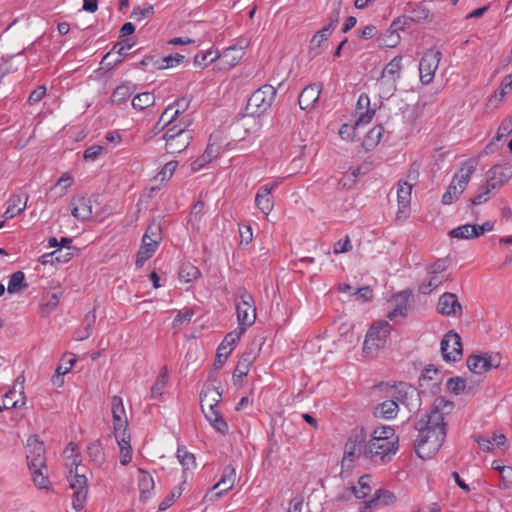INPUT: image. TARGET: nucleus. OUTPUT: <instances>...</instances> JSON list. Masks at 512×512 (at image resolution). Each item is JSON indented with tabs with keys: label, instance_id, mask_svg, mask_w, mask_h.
I'll return each mask as SVG.
<instances>
[{
	"label": "nucleus",
	"instance_id": "nucleus-1",
	"mask_svg": "<svg viewBox=\"0 0 512 512\" xmlns=\"http://www.w3.org/2000/svg\"><path fill=\"white\" fill-rule=\"evenodd\" d=\"M454 409V403L444 397H436L429 413L415 424L418 437L414 441V450L423 460L431 459L442 447L447 436L445 417Z\"/></svg>",
	"mask_w": 512,
	"mask_h": 512
},
{
	"label": "nucleus",
	"instance_id": "nucleus-2",
	"mask_svg": "<svg viewBox=\"0 0 512 512\" xmlns=\"http://www.w3.org/2000/svg\"><path fill=\"white\" fill-rule=\"evenodd\" d=\"M26 458L29 470L32 473L34 484L40 489H46L50 485L47 472L44 443L39 441L37 435H31L27 440Z\"/></svg>",
	"mask_w": 512,
	"mask_h": 512
},
{
	"label": "nucleus",
	"instance_id": "nucleus-3",
	"mask_svg": "<svg viewBox=\"0 0 512 512\" xmlns=\"http://www.w3.org/2000/svg\"><path fill=\"white\" fill-rule=\"evenodd\" d=\"M391 329V325L384 320L374 323L368 329L362 348L366 358H375L378 352L385 347Z\"/></svg>",
	"mask_w": 512,
	"mask_h": 512
},
{
	"label": "nucleus",
	"instance_id": "nucleus-4",
	"mask_svg": "<svg viewBox=\"0 0 512 512\" xmlns=\"http://www.w3.org/2000/svg\"><path fill=\"white\" fill-rule=\"evenodd\" d=\"M475 169L476 163L474 160L469 159L463 163L459 171L460 174L454 175L452 182L442 196V203L444 205H450L459 198V196L466 189L467 184Z\"/></svg>",
	"mask_w": 512,
	"mask_h": 512
},
{
	"label": "nucleus",
	"instance_id": "nucleus-5",
	"mask_svg": "<svg viewBox=\"0 0 512 512\" xmlns=\"http://www.w3.org/2000/svg\"><path fill=\"white\" fill-rule=\"evenodd\" d=\"M235 306L239 326L247 327L254 324L256 320V307L252 295L243 287L235 294Z\"/></svg>",
	"mask_w": 512,
	"mask_h": 512
},
{
	"label": "nucleus",
	"instance_id": "nucleus-6",
	"mask_svg": "<svg viewBox=\"0 0 512 512\" xmlns=\"http://www.w3.org/2000/svg\"><path fill=\"white\" fill-rule=\"evenodd\" d=\"M276 89L272 85H263L252 93L248 99L246 110L253 116H260L272 105L276 96Z\"/></svg>",
	"mask_w": 512,
	"mask_h": 512
},
{
	"label": "nucleus",
	"instance_id": "nucleus-7",
	"mask_svg": "<svg viewBox=\"0 0 512 512\" xmlns=\"http://www.w3.org/2000/svg\"><path fill=\"white\" fill-rule=\"evenodd\" d=\"M402 69V56L397 55L382 70L378 80L386 97H391L397 91L396 82L401 77Z\"/></svg>",
	"mask_w": 512,
	"mask_h": 512
},
{
	"label": "nucleus",
	"instance_id": "nucleus-8",
	"mask_svg": "<svg viewBox=\"0 0 512 512\" xmlns=\"http://www.w3.org/2000/svg\"><path fill=\"white\" fill-rule=\"evenodd\" d=\"M441 353L446 362H457L463 354L460 335L454 330L448 331L441 340Z\"/></svg>",
	"mask_w": 512,
	"mask_h": 512
},
{
	"label": "nucleus",
	"instance_id": "nucleus-9",
	"mask_svg": "<svg viewBox=\"0 0 512 512\" xmlns=\"http://www.w3.org/2000/svg\"><path fill=\"white\" fill-rule=\"evenodd\" d=\"M236 478L235 468L227 465L222 472L220 480L204 496L205 501L215 502L220 499L224 493L231 490Z\"/></svg>",
	"mask_w": 512,
	"mask_h": 512
},
{
	"label": "nucleus",
	"instance_id": "nucleus-10",
	"mask_svg": "<svg viewBox=\"0 0 512 512\" xmlns=\"http://www.w3.org/2000/svg\"><path fill=\"white\" fill-rule=\"evenodd\" d=\"M442 54L438 50L429 49L423 53L419 63V76L423 84H429L439 66Z\"/></svg>",
	"mask_w": 512,
	"mask_h": 512
},
{
	"label": "nucleus",
	"instance_id": "nucleus-11",
	"mask_svg": "<svg viewBox=\"0 0 512 512\" xmlns=\"http://www.w3.org/2000/svg\"><path fill=\"white\" fill-rule=\"evenodd\" d=\"M398 438L393 442H386L380 440L379 437L372 436L370 441L367 443L366 458L374 460L376 457H380L382 462L386 461V457L390 454H395L398 449Z\"/></svg>",
	"mask_w": 512,
	"mask_h": 512
},
{
	"label": "nucleus",
	"instance_id": "nucleus-12",
	"mask_svg": "<svg viewBox=\"0 0 512 512\" xmlns=\"http://www.w3.org/2000/svg\"><path fill=\"white\" fill-rule=\"evenodd\" d=\"M466 364L468 369L475 374H482L491 370L492 368H497L500 365V357L499 355H470Z\"/></svg>",
	"mask_w": 512,
	"mask_h": 512
},
{
	"label": "nucleus",
	"instance_id": "nucleus-13",
	"mask_svg": "<svg viewBox=\"0 0 512 512\" xmlns=\"http://www.w3.org/2000/svg\"><path fill=\"white\" fill-rule=\"evenodd\" d=\"M221 399L222 392L214 386L209 385L202 390L200 395V405L205 417L210 416L211 418L212 414L219 412L217 406Z\"/></svg>",
	"mask_w": 512,
	"mask_h": 512
},
{
	"label": "nucleus",
	"instance_id": "nucleus-14",
	"mask_svg": "<svg viewBox=\"0 0 512 512\" xmlns=\"http://www.w3.org/2000/svg\"><path fill=\"white\" fill-rule=\"evenodd\" d=\"M512 177L510 165H494L487 172L486 184L492 189H499L504 186Z\"/></svg>",
	"mask_w": 512,
	"mask_h": 512
},
{
	"label": "nucleus",
	"instance_id": "nucleus-15",
	"mask_svg": "<svg viewBox=\"0 0 512 512\" xmlns=\"http://www.w3.org/2000/svg\"><path fill=\"white\" fill-rule=\"evenodd\" d=\"M70 487L75 490L73 494V507L80 511L84 507L88 494L86 476L76 471L73 479L70 481Z\"/></svg>",
	"mask_w": 512,
	"mask_h": 512
},
{
	"label": "nucleus",
	"instance_id": "nucleus-16",
	"mask_svg": "<svg viewBox=\"0 0 512 512\" xmlns=\"http://www.w3.org/2000/svg\"><path fill=\"white\" fill-rule=\"evenodd\" d=\"M412 293L408 291H401L392 297L391 303L393 305L392 310L388 313L387 317L394 321L398 317L405 318L410 310V298Z\"/></svg>",
	"mask_w": 512,
	"mask_h": 512
},
{
	"label": "nucleus",
	"instance_id": "nucleus-17",
	"mask_svg": "<svg viewBox=\"0 0 512 512\" xmlns=\"http://www.w3.org/2000/svg\"><path fill=\"white\" fill-rule=\"evenodd\" d=\"M257 358V352H256V344L252 343L250 344L246 350L243 352V354L240 356V359L236 365V368L233 372V381L236 383L238 379L243 378L244 376H247L250 370V366Z\"/></svg>",
	"mask_w": 512,
	"mask_h": 512
},
{
	"label": "nucleus",
	"instance_id": "nucleus-18",
	"mask_svg": "<svg viewBox=\"0 0 512 512\" xmlns=\"http://www.w3.org/2000/svg\"><path fill=\"white\" fill-rule=\"evenodd\" d=\"M71 214L78 220L86 221L91 219L92 202L91 199L84 195H76L72 197L71 202Z\"/></svg>",
	"mask_w": 512,
	"mask_h": 512
},
{
	"label": "nucleus",
	"instance_id": "nucleus-19",
	"mask_svg": "<svg viewBox=\"0 0 512 512\" xmlns=\"http://www.w3.org/2000/svg\"><path fill=\"white\" fill-rule=\"evenodd\" d=\"M437 310L444 316H459L462 314V306L456 294L445 292L439 298Z\"/></svg>",
	"mask_w": 512,
	"mask_h": 512
},
{
	"label": "nucleus",
	"instance_id": "nucleus-20",
	"mask_svg": "<svg viewBox=\"0 0 512 512\" xmlns=\"http://www.w3.org/2000/svg\"><path fill=\"white\" fill-rule=\"evenodd\" d=\"M404 12L409 22L413 23H423L431 18V11L423 2H408Z\"/></svg>",
	"mask_w": 512,
	"mask_h": 512
},
{
	"label": "nucleus",
	"instance_id": "nucleus-21",
	"mask_svg": "<svg viewBox=\"0 0 512 512\" xmlns=\"http://www.w3.org/2000/svg\"><path fill=\"white\" fill-rule=\"evenodd\" d=\"M322 86L317 83L307 85L298 97V103L302 110H306L311 107L318 99L321 94Z\"/></svg>",
	"mask_w": 512,
	"mask_h": 512
},
{
	"label": "nucleus",
	"instance_id": "nucleus-22",
	"mask_svg": "<svg viewBox=\"0 0 512 512\" xmlns=\"http://www.w3.org/2000/svg\"><path fill=\"white\" fill-rule=\"evenodd\" d=\"M356 113L358 114L356 125H365L373 118L375 109L370 108V99L366 93L360 94L356 104Z\"/></svg>",
	"mask_w": 512,
	"mask_h": 512
},
{
	"label": "nucleus",
	"instance_id": "nucleus-23",
	"mask_svg": "<svg viewBox=\"0 0 512 512\" xmlns=\"http://www.w3.org/2000/svg\"><path fill=\"white\" fill-rule=\"evenodd\" d=\"M138 488L140 491V501L146 502L149 500L154 491L155 483L153 477L148 471L143 468L138 469Z\"/></svg>",
	"mask_w": 512,
	"mask_h": 512
},
{
	"label": "nucleus",
	"instance_id": "nucleus-24",
	"mask_svg": "<svg viewBox=\"0 0 512 512\" xmlns=\"http://www.w3.org/2000/svg\"><path fill=\"white\" fill-rule=\"evenodd\" d=\"M244 48V46H230L218 55V59H220L225 68H232L237 65L244 56Z\"/></svg>",
	"mask_w": 512,
	"mask_h": 512
},
{
	"label": "nucleus",
	"instance_id": "nucleus-25",
	"mask_svg": "<svg viewBox=\"0 0 512 512\" xmlns=\"http://www.w3.org/2000/svg\"><path fill=\"white\" fill-rule=\"evenodd\" d=\"M398 409V403L395 400H385L374 407L373 415L377 418L392 419L396 417Z\"/></svg>",
	"mask_w": 512,
	"mask_h": 512
},
{
	"label": "nucleus",
	"instance_id": "nucleus-26",
	"mask_svg": "<svg viewBox=\"0 0 512 512\" xmlns=\"http://www.w3.org/2000/svg\"><path fill=\"white\" fill-rule=\"evenodd\" d=\"M193 139L192 133H184L176 137V139H171L165 144V150L169 154L180 153L187 149L191 140Z\"/></svg>",
	"mask_w": 512,
	"mask_h": 512
},
{
	"label": "nucleus",
	"instance_id": "nucleus-27",
	"mask_svg": "<svg viewBox=\"0 0 512 512\" xmlns=\"http://www.w3.org/2000/svg\"><path fill=\"white\" fill-rule=\"evenodd\" d=\"M162 241V228L159 223L153 221L146 228L145 234L143 235L142 242L147 243L146 246L158 248V245Z\"/></svg>",
	"mask_w": 512,
	"mask_h": 512
},
{
	"label": "nucleus",
	"instance_id": "nucleus-28",
	"mask_svg": "<svg viewBox=\"0 0 512 512\" xmlns=\"http://www.w3.org/2000/svg\"><path fill=\"white\" fill-rule=\"evenodd\" d=\"M367 433L362 426H357L352 429L347 442L354 444L358 447V454H363V457L366 458L367 452V443H366Z\"/></svg>",
	"mask_w": 512,
	"mask_h": 512
},
{
	"label": "nucleus",
	"instance_id": "nucleus-29",
	"mask_svg": "<svg viewBox=\"0 0 512 512\" xmlns=\"http://www.w3.org/2000/svg\"><path fill=\"white\" fill-rule=\"evenodd\" d=\"M385 129L382 125H376L370 129L363 140V146L366 150L374 148L381 140Z\"/></svg>",
	"mask_w": 512,
	"mask_h": 512
},
{
	"label": "nucleus",
	"instance_id": "nucleus-30",
	"mask_svg": "<svg viewBox=\"0 0 512 512\" xmlns=\"http://www.w3.org/2000/svg\"><path fill=\"white\" fill-rule=\"evenodd\" d=\"M218 154V149L214 148L213 145L209 144L204 153L191 163V169L198 171L203 168L206 164L212 161Z\"/></svg>",
	"mask_w": 512,
	"mask_h": 512
},
{
	"label": "nucleus",
	"instance_id": "nucleus-31",
	"mask_svg": "<svg viewBox=\"0 0 512 512\" xmlns=\"http://www.w3.org/2000/svg\"><path fill=\"white\" fill-rule=\"evenodd\" d=\"M190 99L187 97H182L180 99L175 100L171 105H173L174 112L171 114L170 118L165 121V124L161 129H165L168 127L173 121H175L181 114H183L189 107Z\"/></svg>",
	"mask_w": 512,
	"mask_h": 512
},
{
	"label": "nucleus",
	"instance_id": "nucleus-32",
	"mask_svg": "<svg viewBox=\"0 0 512 512\" xmlns=\"http://www.w3.org/2000/svg\"><path fill=\"white\" fill-rule=\"evenodd\" d=\"M412 187L413 183L411 182L399 181L398 183L397 198L399 205L403 208L408 207L410 204Z\"/></svg>",
	"mask_w": 512,
	"mask_h": 512
},
{
	"label": "nucleus",
	"instance_id": "nucleus-33",
	"mask_svg": "<svg viewBox=\"0 0 512 512\" xmlns=\"http://www.w3.org/2000/svg\"><path fill=\"white\" fill-rule=\"evenodd\" d=\"M178 274L179 279L186 283L196 280L201 275L200 270L189 262L180 266Z\"/></svg>",
	"mask_w": 512,
	"mask_h": 512
},
{
	"label": "nucleus",
	"instance_id": "nucleus-34",
	"mask_svg": "<svg viewBox=\"0 0 512 512\" xmlns=\"http://www.w3.org/2000/svg\"><path fill=\"white\" fill-rule=\"evenodd\" d=\"M168 383V371L166 367H163L160 371L155 383L151 387V398H159Z\"/></svg>",
	"mask_w": 512,
	"mask_h": 512
},
{
	"label": "nucleus",
	"instance_id": "nucleus-35",
	"mask_svg": "<svg viewBox=\"0 0 512 512\" xmlns=\"http://www.w3.org/2000/svg\"><path fill=\"white\" fill-rule=\"evenodd\" d=\"M154 103L155 96L150 92L139 93L132 99V106L138 110H144L154 105Z\"/></svg>",
	"mask_w": 512,
	"mask_h": 512
},
{
	"label": "nucleus",
	"instance_id": "nucleus-36",
	"mask_svg": "<svg viewBox=\"0 0 512 512\" xmlns=\"http://www.w3.org/2000/svg\"><path fill=\"white\" fill-rule=\"evenodd\" d=\"M25 274L22 271H16L10 276L8 282V292L10 294L18 293L22 288H26L28 285L24 283Z\"/></svg>",
	"mask_w": 512,
	"mask_h": 512
},
{
	"label": "nucleus",
	"instance_id": "nucleus-37",
	"mask_svg": "<svg viewBox=\"0 0 512 512\" xmlns=\"http://www.w3.org/2000/svg\"><path fill=\"white\" fill-rule=\"evenodd\" d=\"M185 56L181 54L168 55L161 59H157L155 62V69L161 70L169 67H174L177 64H180L184 61Z\"/></svg>",
	"mask_w": 512,
	"mask_h": 512
},
{
	"label": "nucleus",
	"instance_id": "nucleus-38",
	"mask_svg": "<svg viewBox=\"0 0 512 512\" xmlns=\"http://www.w3.org/2000/svg\"><path fill=\"white\" fill-rule=\"evenodd\" d=\"M333 31L334 30L327 26H324L321 30L317 31L310 41V51L314 52L316 49L320 48L321 44L328 40Z\"/></svg>",
	"mask_w": 512,
	"mask_h": 512
},
{
	"label": "nucleus",
	"instance_id": "nucleus-39",
	"mask_svg": "<svg viewBox=\"0 0 512 512\" xmlns=\"http://www.w3.org/2000/svg\"><path fill=\"white\" fill-rule=\"evenodd\" d=\"M245 331L246 329L244 328V326L238 325V327L235 330L226 334L220 345H224L225 350H228L229 348L233 349Z\"/></svg>",
	"mask_w": 512,
	"mask_h": 512
},
{
	"label": "nucleus",
	"instance_id": "nucleus-40",
	"mask_svg": "<svg viewBox=\"0 0 512 512\" xmlns=\"http://www.w3.org/2000/svg\"><path fill=\"white\" fill-rule=\"evenodd\" d=\"M133 93V90L127 84H121L115 88L111 96V102L120 104L125 102Z\"/></svg>",
	"mask_w": 512,
	"mask_h": 512
},
{
	"label": "nucleus",
	"instance_id": "nucleus-41",
	"mask_svg": "<svg viewBox=\"0 0 512 512\" xmlns=\"http://www.w3.org/2000/svg\"><path fill=\"white\" fill-rule=\"evenodd\" d=\"M15 394H16V391L14 389L9 390L8 392L5 393V395L2 398L3 407L5 409L18 408V407H22L25 404L26 398L24 396L23 389L20 391L21 404H19L18 399L17 400L14 399Z\"/></svg>",
	"mask_w": 512,
	"mask_h": 512
},
{
	"label": "nucleus",
	"instance_id": "nucleus-42",
	"mask_svg": "<svg viewBox=\"0 0 512 512\" xmlns=\"http://www.w3.org/2000/svg\"><path fill=\"white\" fill-rule=\"evenodd\" d=\"M206 419L210 422V424L217 432L221 433L222 435L228 433V424L224 420L220 411L212 414L211 418L210 416H206Z\"/></svg>",
	"mask_w": 512,
	"mask_h": 512
},
{
	"label": "nucleus",
	"instance_id": "nucleus-43",
	"mask_svg": "<svg viewBox=\"0 0 512 512\" xmlns=\"http://www.w3.org/2000/svg\"><path fill=\"white\" fill-rule=\"evenodd\" d=\"M177 458L184 469H189L190 467H194L196 465L194 454L188 452L184 446L178 447Z\"/></svg>",
	"mask_w": 512,
	"mask_h": 512
},
{
	"label": "nucleus",
	"instance_id": "nucleus-44",
	"mask_svg": "<svg viewBox=\"0 0 512 512\" xmlns=\"http://www.w3.org/2000/svg\"><path fill=\"white\" fill-rule=\"evenodd\" d=\"M147 243H143L137 253L135 264L138 268L142 267L144 263L153 256L157 248L146 246Z\"/></svg>",
	"mask_w": 512,
	"mask_h": 512
},
{
	"label": "nucleus",
	"instance_id": "nucleus-45",
	"mask_svg": "<svg viewBox=\"0 0 512 512\" xmlns=\"http://www.w3.org/2000/svg\"><path fill=\"white\" fill-rule=\"evenodd\" d=\"M21 202V199L17 195H13L10 197L8 201V208L4 213V217L6 219L13 218L14 216L20 214L24 209L25 205L23 207H19V203Z\"/></svg>",
	"mask_w": 512,
	"mask_h": 512
},
{
	"label": "nucleus",
	"instance_id": "nucleus-46",
	"mask_svg": "<svg viewBox=\"0 0 512 512\" xmlns=\"http://www.w3.org/2000/svg\"><path fill=\"white\" fill-rule=\"evenodd\" d=\"M466 379L460 376L452 377L447 381V388L455 395L464 394Z\"/></svg>",
	"mask_w": 512,
	"mask_h": 512
},
{
	"label": "nucleus",
	"instance_id": "nucleus-47",
	"mask_svg": "<svg viewBox=\"0 0 512 512\" xmlns=\"http://www.w3.org/2000/svg\"><path fill=\"white\" fill-rule=\"evenodd\" d=\"M88 455L92 461L101 464L104 462V452L100 441H95L88 446Z\"/></svg>",
	"mask_w": 512,
	"mask_h": 512
},
{
	"label": "nucleus",
	"instance_id": "nucleus-48",
	"mask_svg": "<svg viewBox=\"0 0 512 512\" xmlns=\"http://www.w3.org/2000/svg\"><path fill=\"white\" fill-rule=\"evenodd\" d=\"M342 6V0H334L332 4V9L328 14L329 23L326 25L334 30L339 23L340 20V10Z\"/></svg>",
	"mask_w": 512,
	"mask_h": 512
},
{
	"label": "nucleus",
	"instance_id": "nucleus-49",
	"mask_svg": "<svg viewBox=\"0 0 512 512\" xmlns=\"http://www.w3.org/2000/svg\"><path fill=\"white\" fill-rule=\"evenodd\" d=\"M370 476L369 475H362L359 480H358V485H359V488H357L355 486V497L358 498V499H362V498H365L366 496L369 495V493L371 492V487H370Z\"/></svg>",
	"mask_w": 512,
	"mask_h": 512
},
{
	"label": "nucleus",
	"instance_id": "nucleus-50",
	"mask_svg": "<svg viewBox=\"0 0 512 512\" xmlns=\"http://www.w3.org/2000/svg\"><path fill=\"white\" fill-rule=\"evenodd\" d=\"M359 127L360 125H356V123L354 125L343 124L339 130V135L344 140H360V137L357 135Z\"/></svg>",
	"mask_w": 512,
	"mask_h": 512
},
{
	"label": "nucleus",
	"instance_id": "nucleus-51",
	"mask_svg": "<svg viewBox=\"0 0 512 512\" xmlns=\"http://www.w3.org/2000/svg\"><path fill=\"white\" fill-rule=\"evenodd\" d=\"M441 284V279L439 276L434 275L430 277L428 281L422 282L418 287V292L424 295L431 293L435 288H437Z\"/></svg>",
	"mask_w": 512,
	"mask_h": 512
},
{
	"label": "nucleus",
	"instance_id": "nucleus-52",
	"mask_svg": "<svg viewBox=\"0 0 512 512\" xmlns=\"http://www.w3.org/2000/svg\"><path fill=\"white\" fill-rule=\"evenodd\" d=\"M95 322H96V314H95V309H93L92 311H89L85 315V318H84V324H85L84 331H85V334L83 336H80L78 338V340L87 339L91 335Z\"/></svg>",
	"mask_w": 512,
	"mask_h": 512
},
{
	"label": "nucleus",
	"instance_id": "nucleus-53",
	"mask_svg": "<svg viewBox=\"0 0 512 512\" xmlns=\"http://www.w3.org/2000/svg\"><path fill=\"white\" fill-rule=\"evenodd\" d=\"M113 429L115 438H119L120 432L128 430V420L126 416L112 415Z\"/></svg>",
	"mask_w": 512,
	"mask_h": 512
},
{
	"label": "nucleus",
	"instance_id": "nucleus-54",
	"mask_svg": "<svg viewBox=\"0 0 512 512\" xmlns=\"http://www.w3.org/2000/svg\"><path fill=\"white\" fill-rule=\"evenodd\" d=\"M439 374L438 368H436L434 365H429L426 367L421 376L419 377V385L423 387V382L428 380H439L436 378V376ZM438 381L434 383V385H438Z\"/></svg>",
	"mask_w": 512,
	"mask_h": 512
},
{
	"label": "nucleus",
	"instance_id": "nucleus-55",
	"mask_svg": "<svg viewBox=\"0 0 512 512\" xmlns=\"http://www.w3.org/2000/svg\"><path fill=\"white\" fill-rule=\"evenodd\" d=\"M491 190L492 189L487 184L481 186L479 188V193L470 199L471 205L476 206L487 202Z\"/></svg>",
	"mask_w": 512,
	"mask_h": 512
},
{
	"label": "nucleus",
	"instance_id": "nucleus-56",
	"mask_svg": "<svg viewBox=\"0 0 512 512\" xmlns=\"http://www.w3.org/2000/svg\"><path fill=\"white\" fill-rule=\"evenodd\" d=\"M231 352H232V348L225 350L224 345H219V347L217 349V353H216V358L213 363V367L215 370L220 369L224 365V363L226 362V360Z\"/></svg>",
	"mask_w": 512,
	"mask_h": 512
},
{
	"label": "nucleus",
	"instance_id": "nucleus-57",
	"mask_svg": "<svg viewBox=\"0 0 512 512\" xmlns=\"http://www.w3.org/2000/svg\"><path fill=\"white\" fill-rule=\"evenodd\" d=\"M512 133V118L504 119L498 127L496 136L493 140L500 141Z\"/></svg>",
	"mask_w": 512,
	"mask_h": 512
},
{
	"label": "nucleus",
	"instance_id": "nucleus-58",
	"mask_svg": "<svg viewBox=\"0 0 512 512\" xmlns=\"http://www.w3.org/2000/svg\"><path fill=\"white\" fill-rule=\"evenodd\" d=\"M255 204L257 208L261 210L265 215H268L273 208V202L271 197L256 195Z\"/></svg>",
	"mask_w": 512,
	"mask_h": 512
},
{
	"label": "nucleus",
	"instance_id": "nucleus-59",
	"mask_svg": "<svg viewBox=\"0 0 512 512\" xmlns=\"http://www.w3.org/2000/svg\"><path fill=\"white\" fill-rule=\"evenodd\" d=\"M184 133H192L191 130L187 129L186 127H180L179 125H174L172 127H169L165 134L163 135V139L168 142L171 139H176L177 136L184 134Z\"/></svg>",
	"mask_w": 512,
	"mask_h": 512
},
{
	"label": "nucleus",
	"instance_id": "nucleus-60",
	"mask_svg": "<svg viewBox=\"0 0 512 512\" xmlns=\"http://www.w3.org/2000/svg\"><path fill=\"white\" fill-rule=\"evenodd\" d=\"M360 456H363V454H358V447H356L354 444L352 445L351 443L346 442L342 464H344L345 461L354 462L355 459L359 458Z\"/></svg>",
	"mask_w": 512,
	"mask_h": 512
},
{
	"label": "nucleus",
	"instance_id": "nucleus-61",
	"mask_svg": "<svg viewBox=\"0 0 512 512\" xmlns=\"http://www.w3.org/2000/svg\"><path fill=\"white\" fill-rule=\"evenodd\" d=\"M394 433H395V431L391 426H382V427L376 428L373 431L372 436L379 437L380 440H383L386 442H391L390 438H392L394 436Z\"/></svg>",
	"mask_w": 512,
	"mask_h": 512
},
{
	"label": "nucleus",
	"instance_id": "nucleus-62",
	"mask_svg": "<svg viewBox=\"0 0 512 512\" xmlns=\"http://www.w3.org/2000/svg\"><path fill=\"white\" fill-rule=\"evenodd\" d=\"M182 494V490L181 488H175L171 491L170 495L167 496L160 504H159V508H158V511H164L166 509H168L173 503L174 501L179 498Z\"/></svg>",
	"mask_w": 512,
	"mask_h": 512
},
{
	"label": "nucleus",
	"instance_id": "nucleus-63",
	"mask_svg": "<svg viewBox=\"0 0 512 512\" xmlns=\"http://www.w3.org/2000/svg\"><path fill=\"white\" fill-rule=\"evenodd\" d=\"M154 14V8L152 5H149L145 8H141L140 6L135 7L132 11L131 17L140 21L144 18H148Z\"/></svg>",
	"mask_w": 512,
	"mask_h": 512
},
{
	"label": "nucleus",
	"instance_id": "nucleus-64",
	"mask_svg": "<svg viewBox=\"0 0 512 512\" xmlns=\"http://www.w3.org/2000/svg\"><path fill=\"white\" fill-rule=\"evenodd\" d=\"M500 477L502 480V488L507 489L512 487V467L507 466L505 468H501Z\"/></svg>",
	"mask_w": 512,
	"mask_h": 512
}]
</instances>
